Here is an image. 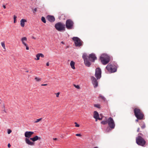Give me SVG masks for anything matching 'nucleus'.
Wrapping results in <instances>:
<instances>
[{
	"label": "nucleus",
	"instance_id": "obj_21",
	"mask_svg": "<svg viewBox=\"0 0 148 148\" xmlns=\"http://www.w3.org/2000/svg\"><path fill=\"white\" fill-rule=\"evenodd\" d=\"M35 143L34 142H31L29 140H28V145H29L31 146L34 145Z\"/></svg>",
	"mask_w": 148,
	"mask_h": 148
},
{
	"label": "nucleus",
	"instance_id": "obj_41",
	"mask_svg": "<svg viewBox=\"0 0 148 148\" xmlns=\"http://www.w3.org/2000/svg\"><path fill=\"white\" fill-rule=\"evenodd\" d=\"M139 131H140V128H138L137 129V132H139Z\"/></svg>",
	"mask_w": 148,
	"mask_h": 148
},
{
	"label": "nucleus",
	"instance_id": "obj_20",
	"mask_svg": "<svg viewBox=\"0 0 148 148\" xmlns=\"http://www.w3.org/2000/svg\"><path fill=\"white\" fill-rule=\"evenodd\" d=\"M25 136L26 137L25 140L26 143L28 144V131H26L25 133Z\"/></svg>",
	"mask_w": 148,
	"mask_h": 148
},
{
	"label": "nucleus",
	"instance_id": "obj_5",
	"mask_svg": "<svg viewBox=\"0 0 148 148\" xmlns=\"http://www.w3.org/2000/svg\"><path fill=\"white\" fill-rule=\"evenodd\" d=\"M74 23L71 19L67 20L66 22V28L69 29H71L73 28Z\"/></svg>",
	"mask_w": 148,
	"mask_h": 148
},
{
	"label": "nucleus",
	"instance_id": "obj_14",
	"mask_svg": "<svg viewBox=\"0 0 148 148\" xmlns=\"http://www.w3.org/2000/svg\"><path fill=\"white\" fill-rule=\"evenodd\" d=\"M94 118L96 120V121H97V119H99V120H101L102 119V118H99V114L98 112L96 111H95L94 112Z\"/></svg>",
	"mask_w": 148,
	"mask_h": 148
},
{
	"label": "nucleus",
	"instance_id": "obj_32",
	"mask_svg": "<svg viewBox=\"0 0 148 148\" xmlns=\"http://www.w3.org/2000/svg\"><path fill=\"white\" fill-rule=\"evenodd\" d=\"M99 97H100L102 99H103V100H105V97L101 95H100Z\"/></svg>",
	"mask_w": 148,
	"mask_h": 148
},
{
	"label": "nucleus",
	"instance_id": "obj_39",
	"mask_svg": "<svg viewBox=\"0 0 148 148\" xmlns=\"http://www.w3.org/2000/svg\"><path fill=\"white\" fill-rule=\"evenodd\" d=\"M47 84H42L41 85L42 86H47Z\"/></svg>",
	"mask_w": 148,
	"mask_h": 148
},
{
	"label": "nucleus",
	"instance_id": "obj_10",
	"mask_svg": "<svg viewBox=\"0 0 148 148\" xmlns=\"http://www.w3.org/2000/svg\"><path fill=\"white\" fill-rule=\"evenodd\" d=\"M95 75L97 79H99L101 77V71L99 68H97L96 69Z\"/></svg>",
	"mask_w": 148,
	"mask_h": 148
},
{
	"label": "nucleus",
	"instance_id": "obj_1",
	"mask_svg": "<svg viewBox=\"0 0 148 148\" xmlns=\"http://www.w3.org/2000/svg\"><path fill=\"white\" fill-rule=\"evenodd\" d=\"M134 115L137 119L140 120L143 119L144 115L143 112L138 108H136L134 110Z\"/></svg>",
	"mask_w": 148,
	"mask_h": 148
},
{
	"label": "nucleus",
	"instance_id": "obj_3",
	"mask_svg": "<svg viewBox=\"0 0 148 148\" xmlns=\"http://www.w3.org/2000/svg\"><path fill=\"white\" fill-rule=\"evenodd\" d=\"M56 29L59 31L65 30V25L63 23L59 22L57 23L55 25Z\"/></svg>",
	"mask_w": 148,
	"mask_h": 148
},
{
	"label": "nucleus",
	"instance_id": "obj_35",
	"mask_svg": "<svg viewBox=\"0 0 148 148\" xmlns=\"http://www.w3.org/2000/svg\"><path fill=\"white\" fill-rule=\"evenodd\" d=\"M75 135L76 136H81V134H76Z\"/></svg>",
	"mask_w": 148,
	"mask_h": 148
},
{
	"label": "nucleus",
	"instance_id": "obj_44",
	"mask_svg": "<svg viewBox=\"0 0 148 148\" xmlns=\"http://www.w3.org/2000/svg\"><path fill=\"white\" fill-rule=\"evenodd\" d=\"M138 135H139L138 136H140V135H143L141 133H139L138 134Z\"/></svg>",
	"mask_w": 148,
	"mask_h": 148
},
{
	"label": "nucleus",
	"instance_id": "obj_17",
	"mask_svg": "<svg viewBox=\"0 0 148 148\" xmlns=\"http://www.w3.org/2000/svg\"><path fill=\"white\" fill-rule=\"evenodd\" d=\"M27 22V21L25 19H21L20 21L21 26L22 27H24V26H25V22Z\"/></svg>",
	"mask_w": 148,
	"mask_h": 148
},
{
	"label": "nucleus",
	"instance_id": "obj_47",
	"mask_svg": "<svg viewBox=\"0 0 148 148\" xmlns=\"http://www.w3.org/2000/svg\"><path fill=\"white\" fill-rule=\"evenodd\" d=\"M108 129H110V128H107V130H106V131H108V132H109V130H108Z\"/></svg>",
	"mask_w": 148,
	"mask_h": 148
},
{
	"label": "nucleus",
	"instance_id": "obj_34",
	"mask_svg": "<svg viewBox=\"0 0 148 148\" xmlns=\"http://www.w3.org/2000/svg\"><path fill=\"white\" fill-rule=\"evenodd\" d=\"M74 86L77 89H79L80 87L79 86L77 85L76 86L75 85H74Z\"/></svg>",
	"mask_w": 148,
	"mask_h": 148
},
{
	"label": "nucleus",
	"instance_id": "obj_45",
	"mask_svg": "<svg viewBox=\"0 0 148 148\" xmlns=\"http://www.w3.org/2000/svg\"><path fill=\"white\" fill-rule=\"evenodd\" d=\"M53 140H57V138H53Z\"/></svg>",
	"mask_w": 148,
	"mask_h": 148
},
{
	"label": "nucleus",
	"instance_id": "obj_27",
	"mask_svg": "<svg viewBox=\"0 0 148 148\" xmlns=\"http://www.w3.org/2000/svg\"><path fill=\"white\" fill-rule=\"evenodd\" d=\"M141 127L142 129H144L145 128V124L143 122H142V124H141Z\"/></svg>",
	"mask_w": 148,
	"mask_h": 148
},
{
	"label": "nucleus",
	"instance_id": "obj_6",
	"mask_svg": "<svg viewBox=\"0 0 148 148\" xmlns=\"http://www.w3.org/2000/svg\"><path fill=\"white\" fill-rule=\"evenodd\" d=\"M72 39L74 41L75 46L80 47L82 45V42L79 38L75 37H73Z\"/></svg>",
	"mask_w": 148,
	"mask_h": 148
},
{
	"label": "nucleus",
	"instance_id": "obj_38",
	"mask_svg": "<svg viewBox=\"0 0 148 148\" xmlns=\"http://www.w3.org/2000/svg\"><path fill=\"white\" fill-rule=\"evenodd\" d=\"M36 11H37V8H35L34 9V10L33 12L34 13L35 12H36Z\"/></svg>",
	"mask_w": 148,
	"mask_h": 148
},
{
	"label": "nucleus",
	"instance_id": "obj_4",
	"mask_svg": "<svg viewBox=\"0 0 148 148\" xmlns=\"http://www.w3.org/2000/svg\"><path fill=\"white\" fill-rule=\"evenodd\" d=\"M106 68L108 71L110 73H114L116 71V66L110 63L109 64L106 66Z\"/></svg>",
	"mask_w": 148,
	"mask_h": 148
},
{
	"label": "nucleus",
	"instance_id": "obj_43",
	"mask_svg": "<svg viewBox=\"0 0 148 148\" xmlns=\"http://www.w3.org/2000/svg\"><path fill=\"white\" fill-rule=\"evenodd\" d=\"M138 120H140L139 119H137L135 121L136 122H138Z\"/></svg>",
	"mask_w": 148,
	"mask_h": 148
},
{
	"label": "nucleus",
	"instance_id": "obj_36",
	"mask_svg": "<svg viewBox=\"0 0 148 148\" xmlns=\"http://www.w3.org/2000/svg\"><path fill=\"white\" fill-rule=\"evenodd\" d=\"M60 93L59 92H58L56 94V96L57 97H58L59 96V95L60 94Z\"/></svg>",
	"mask_w": 148,
	"mask_h": 148
},
{
	"label": "nucleus",
	"instance_id": "obj_9",
	"mask_svg": "<svg viewBox=\"0 0 148 148\" xmlns=\"http://www.w3.org/2000/svg\"><path fill=\"white\" fill-rule=\"evenodd\" d=\"M82 58L84 60L85 65L88 67L90 66L91 65V63L89 61L86 55L85 54H84L82 56Z\"/></svg>",
	"mask_w": 148,
	"mask_h": 148
},
{
	"label": "nucleus",
	"instance_id": "obj_2",
	"mask_svg": "<svg viewBox=\"0 0 148 148\" xmlns=\"http://www.w3.org/2000/svg\"><path fill=\"white\" fill-rule=\"evenodd\" d=\"M100 59L103 65H106L109 62L110 57L106 54H103L100 56Z\"/></svg>",
	"mask_w": 148,
	"mask_h": 148
},
{
	"label": "nucleus",
	"instance_id": "obj_37",
	"mask_svg": "<svg viewBox=\"0 0 148 148\" xmlns=\"http://www.w3.org/2000/svg\"><path fill=\"white\" fill-rule=\"evenodd\" d=\"M11 146V145L9 143H8V147L9 148H10V147Z\"/></svg>",
	"mask_w": 148,
	"mask_h": 148
},
{
	"label": "nucleus",
	"instance_id": "obj_11",
	"mask_svg": "<svg viewBox=\"0 0 148 148\" xmlns=\"http://www.w3.org/2000/svg\"><path fill=\"white\" fill-rule=\"evenodd\" d=\"M88 59L89 60L92 62H94L95 60L97 59V57H96L94 53H91L90 54L89 56L87 57Z\"/></svg>",
	"mask_w": 148,
	"mask_h": 148
},
{
	"label": "nucleus",
	"instance_id": "obj_15",
	"mask_svg": "<svg viewBox=\"0 0 148 148\" xmlns=\"http://www.w3.org/2000/svg\"><path fill=\"white\" fill-rule=\"evenodd\" d=\"M47 19L50 22H53L54 21L55 18L53 16L48 15L47 17Z\"/></svg>",
	"mask_w": 148,
	"mask_h": 148
},
{
	"label": "nucleus",
	"instance_id": "obj_50",
	"mask_svg": "<svg viewBox=\"0 0 148 148\" xmlns=\"http://www.w3.org/2000/svg\"><path fill=\"white\" fill-rule=\"evenodd\" d=\"M25 71L26 72H28V70Z\"/></svg>",
	"mask_w": 148,
	"mask_h": 148
},
{
	"label": "nucleus",
	"instance_id": "obj_16",
	"mask_svg": "<svg viewBox=\"0 0 148 148\" xmlns=\"http://www.w3.org/2000/svg\"><path fill=\"white\" fill-rule=\"evenodd\" d=\"M30 139L33 142H35L38 140H40L41 138L36 136L33 138H30Z\"/></svg>",
	"mask_w": 148,
	"mask_h": 148
},
{
	"label": "nucleus",
	"instance_id": "obj_42",
	"mask_svg": "<svg viewBox=\"0 0 148 148\" xmlns=\"http://www.w3.org/2000/svg\"><path fill=\"white\" fill-rule=\"evenodd\" d=\"M49 65V62H47V63H46V65L47 66H48Z\"/></svg>",
	"mask_w": 148,
	"mask_h": 148
},
{
	"label": "nucleus",
	"instance_id": "obj_51",
	"mask_svg": "<svg viewBox=\"0 0 148 148\" xmlns=\"http://www.w3.org/2000/svg\"><path fill=\"white\" fill-rule=\"evenodd\" d=\"M61 42L62 43H63V42Z\"/></svg>",
	"mask_w": 148,
	"mask_h": 148
},
{
	"label": "nucleus",
	"instance_id": "obj_33",
	"mask_svg": "<svg viewBox=\"0 0 148 148\" xmlns=\"http://www.w3.org/2000/svg\"><path fill=\"white\" fill-rule=\"evenodd\" d=\"M75 126L76 127H78L79 126V125L76 122H75Z\"/></svg>",
	"mask_w": 148,
	"mask_h": 148
},
{
	"label": "nucleus",
	"instance_id": "obj_7",
	"mask_svg": "<svg viewBox=\"0 0 148 148\" xmlns=\"http://www.w3.org/2000/svg\"><path fill=\"white\" fill-rule=\"evenodd\" d=\"M136 142L138 145L142 146L144 145L145 144V140L142 137L139 136L136 138Z\"/></svg>",
	"mask_w": 148,
	"mask_h": 148
},
{
	"label": "nucleus",
	"instance_id": "obj_25",
	"mask_svg": "<svg viewBox=\"0 0 148 148\" xmlns=\"http://www.w3.org/2000/svg\"><path fill=\"white\" fill-rule=\"evenodd\" d=\"M94 106L98 108H101L100 105L99 104H95L94 105Z\"/></svg>",
	"mask_w": 148,
	"mask_h": 148
},
{
	"label": "nucleus",
	"instance_id": "obj_24",
	"mask_svg": "<svg viewBox=\"0 0 148 148\" xmlns=\"http://www.w3.org/2000/svg\"><path fill=\"white\" fill-rule=\"evenodd\" d=\"M35 79L36 81L39 82L41 81V79L39 77H36L35 78Z\"/></svg>",
	"mask_w": 148,
	"mask_h": 148
},
{
	"label": "nucleus",
	"instance_id": "obj_22",
	"mask_svg": "<svg viewBox=\"0 0 148 148\" xmlns=\"http://www.w3.org/2000/svg\"><path fill=\"white\" fill-rule=\"evenodd\" d=\"M34 134L32 132H28V138L31 136L32 135Z\"/></svg>",
	"mask_w": 148,
	"mask_h": 148
},
{
	"label": "nucleus",
	"instance_id": "obj_19",
	"mask_svg": "<svg viewBox=\"0 0 148 148\" xmlns=\"http://www.w3.org/2000/svg\"><path fill=\"white\" fill-rule=\"evenodd\" d=\"M75 62L73 61H71L70 62V65L71 66V68L73 69H75Z\"/></svg>",
	"mask_w": 148,
	"mask_h": 148
},
{
	"label": "nucleus",
	"instance_id": "obj_30",
	"mask_svg": "<svg viewBox=\"0 0 148 148\" xmlns=\"http://www.w3.org/2000/svg\"><path fill=\"white\" fill-rule=\"evenodd\" d=\"M42 119L41 118L37 119L36 121L34 122V123H37L38 122L42 120Z\"/></svg>",
	"mask_w": 148,
	"mask_h": 148
},
{
	"label": "nucleus",
	"instance_id": "obj_18",
	"mask_svg": "<svg viewBox=\"0 0 148 148\" xmlns=\"http://www.w3.org/2000/svg\"><path fill=\"white\" fill-rule=\"evenodd\" d=\"M36 56L37 58V59H36V60H38L40 59V58H39L40 57H41L42 58H43V57H44V55L42 53H38V54H37V55H36Z\"/></svg>",
	"mask_w": 148,
	"mask_h": 148
},
{
	"label": "nucleus",
	"instance_id": "obj_31",
	"mask_svg": "<svg viewBox=\"0 0 148 148\" xmlns=\"http://www.w3.org/2000/svg\"><path fill=\"white\" fill-rule=\"evenodd\" d=\"M12 132V130L10 129H8L7 130V133L8 134H10Z\"/></svg>",
	"mask_w": 148,
	"mask_h": 148
},
{
	"label": "nucleus",
	"instance_id": "obj_13",
	"mask_svg": "<svg viewBox=\"0 0 148 148\" xmlns=\"http://www.w3.org/2000/svg\"><path fill=\"white\" fill-rule=\"evenodd\" d=\"M21 40L22 41L23 44L26 46V49L28 50V45L25 42V41L26 42L27 41V38L25 37H23L21 38Z\"/></svg>",
	"mask_w": 148,
	"mask_h": 148
},
{
	"label": "nucleus",
	"instance_id": "obj_26",
	"mask_svg": "<svg viewBox=\"0 0 148 148\" xmlns=\"http://www.w3.org/2000/svg\"><path fill=\"white\" fill-rule=\"evenodd\" d=\"M41 20L44 23H46L45 18L43 16H42L41 18Z\"/></svg>",
	"mask_w": 148,
	"mask_h": 148
},
{
	"label": "nucleus",
	"instance_id": "obj_12",
	"mask_svg": "<svg viewBox=\"0 0 148 148\" xmlns=\"http://www.w3.org/2000/svg\"><path fill=\"white\" fill-rule=\"evenodd\" d=\"M91 79L92 81V83L94 88L97 87L98 86V82L96 79L93 76L92 77Z\"/></svg>",
	"mask_w": 148,
	"mask_h": 148
},
{
	"label": "nucleus",
	"instance_id": "obj_23",
	"mask_svg": "<svg viewBox=\"0 0 148 148\" xmlns=\"http://www.w3.org/2000/svg\"><path fill=\"white\" fill-rule=\"evenodd\" d=\"M16 18H17V16L15 15H14L13 16L14 23H16V22H17Z\"/></svg>",
	"mask_w": 148,
	"mask_h": 148
},
{
	"label": "nucleus",
	"instance_id": "obj_49",
	"mask_svg": "<svg viewBox=\"0 0 148 148\" xmlns=\"http://www.w3.org/2000/svg\"><path fill=\"white\" fill-rule=\"evenodd\" d=\"M93 148H98V147H94Z\"/></svg>",
	"mask_w": 148,
	"mask_h": 148
},
{
	"label": "nucleus",
	"instance_id": "obj_46",
	"mask_svg": "<svg viewBox=\"0 0 148 148\" xmlns=\"http://www.w3.org/2000/svg\"><path fill=\"white\" fill-rule=\"evenodd\" d=\"M3 111H4V112H6V111H5V108H4V110H3Z\"/></svg>",
	"mask_w": 148,
	"mask_h": 148
},
{
	"label": "nucleus",
	"instance_id": "obj_48",
	"mask_svg": "<svg viewBox=\"0 0 148 148\" xmlns=\"http://www.w3.org/2000/svg\"><path fill=\"white\" fill-rule=\"evenodd\" d=\"M3 108H5V106L4 105H3Z\"/></svg>",
	"mask_w": 148,
	"mask_h": 148
},
{
	"label": "nucleus",
	"instance_id": "obj_8",
	"mask_svg": "<svg viewBox=\"0 0 148 148\" xmlns=\"http://www.w3.org/2000/svg\"><path fill=\"white\" fill-rule=\"evenodd\" d=\"M108 125L111 129L114 128L115 124L114 121L112 117L109 118L108 119Z\"/></svg>",
	"mask_w": 148,
	"mask_h": 148
},
{
	"label": "nucleus",
	"instance_id": "obj_40",
	"mask_svg": "<svg viewBox=\"0 0 148 148\" xmlns=\"http://www.w3.org/2000/svg\"><path fill=\"white\" fill-rule=\"evenodd\" d=\"M3 7L4 8V9H5V8H6V6H5V5H3Z\"/></svg>",
	"mask_w": 148,
	"mask_h": 148
},
{
	"label": "nucleus",
	"instance_id": "obj_29",
	"mask_svg": "<svg viewBox=\"0 0 148 148\" xmlns=\"http://www.w3.org/2000/svg\"><path fill=\"white\" fill-rule=\"evenodd\" d=\"M108 123L107 121H103L101 122V123L103 125H105Z\"/></svg>",
	"mask_w": 148,
	"mask_h": 148
},
{
	"label": "nucleus",
	"instance_id": "obj_28",
	"mask_svg": "<svg viewBox=\"0 0 148 148\" xmlns=\"http://www.w3.org/2000/svg\"><path fill=\"white\" fill-rule=\"evenodd\" d=\"M1 45L2 47H3V48L5 49V42L4 41L3 42H1Z\"/></svg>",
	"mask_w": 148,
	"mask_h": 148
}]
</instances>
